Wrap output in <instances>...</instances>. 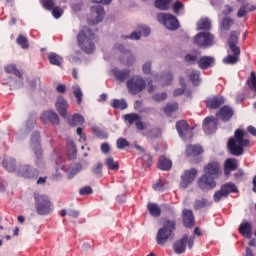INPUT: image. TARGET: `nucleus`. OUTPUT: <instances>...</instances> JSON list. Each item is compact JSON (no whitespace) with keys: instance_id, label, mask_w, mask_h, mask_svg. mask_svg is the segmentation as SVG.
Segmentation results:
<instances>
[{"instance_id":"nucleus-24","label":"nucleus","mask_w":256,"mask_h":256,"mask_svg":"<svg viewBox=\"0 0 256 256\" xmlns=\"http://www.w3.org/2000/svg\"><path fill=\"white\" fill-rule=\"evenodd\" d=\"M111 73L115 77L116 81H119V83L127 81V79H129V75H131V71L129 69L119 70L117 68H113Z\"/></svg>"},{"instance_id":"nucleus-27","label":"nucleus","mask_w":256,"mask_h":256,"mask_svg":"<svg viewBox=\"0 0 256 256\" xmlns=\"http://www.w3.org/2000/svg\"><path fill=\"white\" fill-rule=\"evenodd\" d=\"M239 167V163H237V160L233 158L226 159L224 163V173L226 176L231 175V171H235Z\"/></svg>"},{"instance_id":"nucleus-47","label":"nucleus","mask_w":256,"mask_h":256,"mask_svg":"<svg viewBox=\"0 0 256 256\" xmlns=\"http://www.w3.org/2000/svg\"><path fill=\"white\" fill-rule=\"evenodd\" d=\"M6 73H11L12 75H16V77H22L20 71H18L17 66L15 64H8L5 66Z\"/></svg>"},{"instance_id":"nucleus-61","label":"nucleus","mask_w":256,"mask_h":256,"mask_svg":"<svg viewBox=\"0 0 256 256\" xmlns=\"http://www.w3.org/2000/svg\"><path fill=\"white\" fill-rule=\"evenodd\" d=\"M142 71H143V73H145L146 75H149V73H151V64H150V62H147V63H145V64L142 66Z\"/></svg>"},{"instance_id":"nucleus-31","label":"nucleus","mask_w":256,"mask_h":256,"mask_svg":"<svg viewBox=\"0 0 256 256\" xmlns=\"http://www.w3.org/2000/svg\"><path fill=\"white\" fill-rule=\"evenodd\" d=\"M237 43H239V33L236 31L230 32V35L228 38V45L230 47V50L240 49L237 46Z\"/></svg>"},{"instance_id":"nucleus-52","label":"nucleus","mask_w":256,"mask_h":256,"mask_svg":"<svg viewBox=\"0 0 256 256\" xmlns=\"http://www.w3.org/2000/svg\"><path fill=\"white\" fill-rule=\"evenodd\" d=\"M16 41L22 49H29V41L27 40V37L20 35Z\"/></svg>"},{"instance_id":"nucleus-45","label":"nucleus","mask_w":256,"mask_h":256,"mask_svg":"<svg viewBox=\"0 0 256 256\" xmlns=\"http://www.w3.org/2000/svg\"><path fill=\"white\" fill-rule=\"evenodd\" d=\"M171 0H155L156 9H160V11H167L169 9V3Z\"/></svg>"},{"instance_id":"nucleus-6","label":"nucleus","mask_w":256,"mask_h":256,"mask_svg":"<svg viewBox=\"0 0 256 256\" xmlns=\"http://www.w3.org/2000/svg\"><path fill=\"white\" fill-rule=\"evenodd\" d=\"M147 87V82L141 76H133L127 81V88L129 93L132 95H137L141 93Z\"/></svg>"},{"instance_id":"nucleus-56","label":"nucleus","mask_w":256,"mask_h":256,"mask_svg":"<svg viewBox=\"0 0 256 256\" xmlns=\"http://www.w3.org/2000/svg\"><path fill=\"white\" fill-rule=\"evenodd\" d=\"M93 174L98 175V177H101V174L103 173V164L101 162L97 163L93 169Z\"/></svg>"},{"instance_id":"nucleus-33","label":"nucleus","mask_w":256,"mask_h":256,"mask_svg":"<svg viewBox=\"0 0 256 256\" xmlns=\"http://www.w3.org/2000/svg\"><path fill=\"white\" fill-rule=\"evenodd\" d=\"M171 167H173L171 160L167 159L165 156L159 158L158 168L161 169V171H170Z\"/></svg>"},{"instance_id":"nucleus-59","label":"nucleus","mask_w":256,"mask_h":256,"mask_svg":"<svg viewBox=\"0 0 256 256\" xmlns=\"http://www.w3.org/2000/svg\"><path fill=\"white\" fill-rule=\"evenodd\" d=\"M77 135H79L80 139L79 141L81 143H85V141L87 140V138L85 137V133H83V128H77L76 130Z\"/></svg>"},{"instance_id":"nucleus-60","label":"nucleus","mask_w":256,"mask_h":256,"mask_svg":"<svg viewBox=\"0 0 256 256\" xmlns=\"http://www.w3.org/2000/svg\"><path fill=\"white\" fill-rule=\"evenodd\" d=\"M210 3L212 7L219 10L221 9V5H223V0H210Z\"/></svg>"},{"instance_id":"nucleus-43","label":"nucleus","mask_w":256,"mask_h":256,"mask_svg":"<svg viewBox=\"0 0 256 256\" xmlns=\"http://www.w3.org/2000/svg\"><path fill=\"white\" fill-rule=\"evenodd\" d=\"M148 211L152 217H160L161 216V208L156 203H148Z\"/></svg>"},{"instance_id":"nucleus-7","label":"nucleus","mask_w":256,"mask_h":256,"mask_svg":"<svg viewBox=\"0 0 256 256\" xmlns=\"http://www.w3.org/2000/svg\"><path fill=\"white\" fill-rule=\"evenodd\" d=\"M157 21L159 23H163L164 27L170 31L179 29V20H177V18L172 14L159 13L157 15Z\"/></svg>"},{"instance_id":"nucleus-50","label":"nucleus","mask_w":256,"mask_h":256,"mask_svg":"<svg viewBox=\"0 0 256 256\" xmlns=\"http://www.w3.org/2000/svg\"><path fill=\"white\" fill-rule=\"evenodd\" d=\"M72 89H73L74 96L78 101V104L81 105V101H83V91H81V88L77 85H74Z\"/></svg>"},{"instance_id":"nucleus-58","label":"nucleus","mask_w":256,"mask_h":256,"mask_svg":"<svg viewBox=\"0 0 256 256\" xmlns=\"http://www.w3.org/2000/svg\"><path fill=\"white\" fill-rule=\"evenodd\" d=\"M80 195H91L93 189L90 186H85L79 190Z\"/></svg>"},{"instance_id":"nucleus-54","label":"nucleus","mask_w":256,"mask_h":256,"mask_svg":"<svg viewBox=\"0 0 256 256\" xmlns=\"http://www.w3.org/2000/svg\"><path fill=\"white\" fill-rule=\"evenodd\" d=\"M225 197H227V192L223 191V188H221L220 190H218L214 193L215 203H219V201H221V199H223Z\"/></svg>"},{"instance_id":"nucleus-17","label":"nucleus","mask_w":256,"mask_h":256,"mask_svg":"<svg viewBox=\"0 0 256 256\" xmlns=\"http://www.w3.org/2000/svg\"><path fill=\"white\" fill-rule=\"evenodd\" d=\"M114 49L122 53L123 56L120 58V61L124 63V65L129 66L135 61L133 54H131L130 51L126 50L125 46L118 44L114 47Z\"/></svg>"},{"instance_id":"nucleus-38","label":"nucleus","mask_w":256,"mask_h":256,"mask_svg":"<svg viewBox=\"0 0 256 256\" xmlns=\"http://www.w3.org/2000/svg\"><path fill=\"white\" fill-rule=\"evenodd\" d=\"M48 59L51 65H56L57 67H61L63 63V57L59 56L57 53H50Z\"/></svg>"},{"instance_id":"nucleus-46","label":"nucleus","mask_w":256,"mask_h":256,"mask_svg":"<svg viewBox=\"0 0 256 256\" xmlns=\"http://www.w3.org/2000/svg\"><path fill=\"white\" fill-rule=\"evenodd\" d=\"M233 23L234 20L232 18H224L220 25V31H229Z\"/></svg>"},{"instance_id":"nucleus-1","label":"nucleus","mask_w":256,"mask_h":256,"mask_svg":"<svg viewBox=\"0 0 256 256\" xmlns=\"http://www.w3.org/2000/svg\"><path fill=\"white\" fill-rule=\"evenodd\" d=\"M205 174L198 179V187L202 191H211L217 187L215 179H219L221 175V165L218 162L209 163L204 168Z\"/></svg>"},{"instance_id":"nucleus-13","label":"nucleus","mask_w":256,"mask_h":256,"mask_svg":"<svg viewBox=\"0 0 256 256\" xmlns=\"http://www.w3.org/2000/svg\"><path fill=\"white\" fill-rule=\"evenodd\" d=\"M56 164V171H59V169H61L62 171H64V173L68 175V179H73V177H75V175L79 173V168L69 167V165H67V163L63 161L62 157H60L59 160L56 161Z\"/></svg>"},{"instance_id":"nucleus-57","label":"nucleus","mask_w":256,"mask_h":256,"mask_svg":"<svg viewBox=\"0 0 256 256\" xmlns=\"http://www.w3.org/2000/svg\"><path fill=\"white\" fill-rule=\"evenodd\" d=\"M153 101L160 103V101H165L167 99V93L162 92L161 94L157 93L152 96Z\"/></svg>"},{"instance_id":"nucleus-14","label":"nucleus","mask_w":256,"mask_h":256,"mask_svg":"<svg viewBox=\"0 0 256 256\" xmlns=\"http://www.w3.org/2000/svg\"><path fill=\"white\" fill-rule=\"evenodd\" d=\"M30 145L34 151V155L37 159H41L43 157V149H41L40 144V134L39 132H34L31 136Z\"/></svg>"},{"instance_id":"nucleus-34","label":"nucleus","mask_w":256,"mask_h":256,"mask_svg":"<svg viewBox=\"0 0 256 256\" xmlns=\"http://www.w3.org/2000/svg\"><path fill=\"white\" fill-rule=\"evenodd\" d=\"M188 78L193 85H200L201 84V72L197 70H190L188 71Z\"/></svg>"},{"instance_id":"nucleus-63","label":"nucleus","mask_w":256,"mask_h":256,"mask_svg":"<svg viewBox=\"0 0 256 256\" xmlns=\"http://www.w3.org/2000/svg\"><path fill=\"white\" fill-rule=\"evenodd\" d=\"M154 191H163L165 189V186L161 181H158L156 184L153 185Z\"/></svg>"},{"instance_id":"nucleus-4","label":"nucleus","mask_w":256,"mask_h":256,"mask_svg":"<svg viewBox=\"0 0 256 256\" xmlns=\"http://www.w3.org/2000/svg\"><path fill=\"white\" fill-rule=\"evenodd\" d=\"M176 225L175 220L166 219L163 222V227L157 232L156 243H158V245H165L167 241L173 237V231H175Z\"/></svg>"},{"instance_id":"nucleus-30","label":"nucleus","mask_w":256,"mask_h":256,"mask_svg":"<svg viewBox=\"0 0 256 256\" xmlns=\"http://www.w3.org/2000/svg\"><path fill=\"white\" fill-rule=\"evenodd\" d=\"M3 168L8 170L9 173H15L17 171L15 166V158L5 157L2 161Z\"/></svg>"},{"instance_id":"nucleus-11","label":"nucleus","mask_w":256,"mask_h":256,"mask_svg":"<svg viewBox=\"0 0 256 256\" xmlns=\"http://www.w3.org/2000/svg\"><path fill=\"white\" fill-rule=\"evenodd\" d=\"M176 129L181 139H191L193 137V130L189 127L187 121L182 120L176 123Z\"/></svg>"},{"instance_id":"nucleus-62","label":"nucleus","mask_w":256,"mask_h":256,"mask_svg":"<svg viewBox=\"0 0 256 256\" xmlns=\"http://www.w3.org/2000/svg\"><path fill=\"white\" fill-rule=\"evenodd\" d=\"M181 9H183V3L175 2L174 5H173L174 13H179V11H181Z\"/></svg>"},{"instance_id":"nucleus-25","label":"nucleus","mask_w":256,"mask_h":256,"mask_svg":"<svg viewBox=\"0 0 256 256\" xmlns=\"http://www.w3.org/2000/svg\"><path fill=\"white\" fill-rule=\"evenodd\" d=\"M187 241L188 236L184 235L180 240L174 243L173 249L177 255H182V253H185V249H187Z\"/></svg>"},{"instance_id":"nucleus-40","label":"nucleus","mask_w":256,"mask_h":256,"mask_svg":"<svg viewBox=\"0 0 256 256\" xmlns=\"http://www.w3.org/2000/svg\"><path fill=\"white\" fill-rule=\"evenodd\" d=\"M200 57H201V52L194 51L185 56V61L186 63H189V65H195V63H197V59H199Z\"/></svg>"},{"instance_id":"nucleus-20","label":"nucleus","mask_w":256,"mask_h":256,"mask_svg":"<svg viewBox=\"0 0 256 256\" xmlns=\"http://www.w3.org/2000/svg\"><path fill=\"white\" fill-rule=\"evenodd\" d=\"M224 103L225 97L221 95L208 97L206 99V107H208V109H219V107H221V105H224Z\"/></svg>"},{"instance_id":"nucleus-15","label":"nucleus","mask_w":256,"mask_h":256,"mask_svg":"<svg viewBox=\"0 0 256 256\" xmlns=\"http://www.w3.org/2000/svg\"><path fill=\"white\" fill-rule=\"evenodd\" d=\"M44 9L47 11H52L54 19H60L63 15V9L60 7H55V2L53 0H40Z\"/></svg>"},{"instance_id":"nucleus-53","label":"nucleus","mask_w":256,"mask_h":256,"mask_svg":"<svg viewBox=\"0 0 256 256\" xmlns=\"http://www.w3.org/2000/svg\"><path fill=\"white\" fill-rule=\"evenodd\" d=\"M161 81H162L163 87L167 85H171V82L173 81V74L169 72L166 75L161 76Z\"/></svg>"},{"instance_id":"nucleus-23","label":"nucleus","mask_w":256,"mask_h":256,"mask_svg":"<svg viewBox=\"0 0 256 256\" xmlns=\"http://www.w3.org/2000/svg\"><path fill=\"white\" fill-rule=\"evenodd\" d=\"M182 222L184 227L191 229L195 225V216H193V211L183 210L182 212Z\"/></svg>"},{"instance_id":"nucleus-32","label":"nucleus","mask_w":256,"mask_h":256,"mask_svg":"<svg viewBox=\"0 0 256 256\" xmlns=\"http://www.w3.org/2000/svg\"><path fill=\"white\" fill-rule=\"evenodd\" d=\"M186 153L188 157H197V155H201V153H203V147L199 145H189L186 148Z\"/></svg>"},{"instance_id":"nucleus-18","label":"nucleus","mask_w":256,"mask_h":256,"mask_svg":"<svg viewBox=\"0 0 256 256\" xmlns=\"http://www.w3.org/2000/svg\"><path fill=\"white\" fill-rule=\"evenodd\" d=\"M124 121H128L129 125H133L135 123L136 128L139 131H143L145 129V124L141 121V116L136 113H130L123 116Z\"/></svg>"},{"instance_id":"nucleus-9","label":"nucleus","mask_w":256,"mask_h":256,"mask_svg":"<svg viewBox=\"0 0 256 256\" xmlns=\"http://www.w3.org/2000/svg\"><path fill=\"white\" fill-rule=\"evenodd\" d=\"M103 17H105V9L103 6H92L90 9V16L88 17V24L97 25L103 21Z\"/></svg>"},{"instance_id":"nucleus-21","label":"nucleus","mask_w":256,"mask_h":256,"mask_svg":"<svg viewBox=\"0 0 256 256\" xmlns=\"http://www.w3.org/2000/svg\"><path fill=\"white\" fill-rule=\"evenodd\" d=\"M40 119L42 121V123H53V125H59V116L57 115V113H55L54 111L48 110V111H44L41 116Z\"/></svg>"},{"instance_id":"nucleus-19","label":"nucleus","mask_w":256,"mask_h":256,"mask_svg":"<svg viewBox=\"0 0 256 256\" xmlns=\"http://www.w3.org/2000/svg\"><path fill=\"white\" fill-rule=\"evenodd\" d=\"M233 54H228L223 58V63L225 65H237L240 61L241 56V48H235L234 50H230Z\"/></svg>"},{"instance_id":"nucleus-39","label":"nucleus","mask_w":256,"mask_h":256,"mask_svg":"<svg viewBox=\"0 0 256 256\" xmlns=\"http://www.w3.org/2000/svg\"><path fill=\"white\" fill-rule=\"evenodd\" d=\"M222 191H224V193H226V197H228L229 193H237L239 188H237V185H235L233 182H228L222 185Z\"/></svg>"},{"instance_id":"nucleus-8","label":"nucleus","mask_w":256,"mask_h":256,"mask_svg":"<svg viewBox=\"0 0 256 256\" xmlns=\"http://www.w3.org/2000/svg\"><path fill=\"white\" fill-rule=\"evenodd\" d=\"M215 36L209 32H200L194 37V43L197 47H201L202 49H209V47H213V41Z\"/></svg>"},{"instance_id":"nucleus-48","label":"nucleus","mask_w":256,"mask_h":256,"mask_svg":"<svg viewBox=\"0 0 256 256\" xmlns=\"http://www.w3.org/2000/svg\"><path fill=\"white\" fill-rule=\"evenodd\" d=\"M179 109V104L177 102L167 104L166 107L164 108V113L166 115H172V113H175Z\"/></svg>"},{"instance_id":"nucleus-51","label":"nucleus","mask_w":256,"mask_h":256,"mask_svg":"<svg viewBox=\"0 0 256 256\" xmlns=\"http://www.w3.org/2000/svg\"><path fill=\"white\" fill-rule=\"evenodd\" d=\"M106 165L110 171H117L119 170V163L115 162L112 157L106 159Z\"/></svg>"},{"instance_id":"nucleus-41","label":"nucleus","mask_w":256,"mask_h":256,"mask_svg":"<svg viewBox=\"0 0 256 256\" xmlns=\"http://www.w3.org/2000/svg\"><path fill=\"white\" fill-rule=\"evenodd\" d=\"M197 29L198 31H208V29H211V20L209 18H202L197 23Z\"/></svg>"},{"instance_id":"nucleus-35","label":"nucleus","mask_w":256,"mask_h":256,"mask_svg":"<svg viewBox=\"0 0 256 256\" xmlns=\"http://www.w3.org/2000/svg\"><path fill=\"white\" fill-rule=\"evenodd\" d=\"M239 232L246 239H251V223L244 222L239 226Z\"/></svg>"},{"instance_id":"nucleus-26","label":"nucleus","mask_w":256,"mask_h":256,"mask_svg":"<svg viewBox=\"0 0 256 256\" xmlns=\"http://www.w3.org/2000/svg\"><path fill=\"white\" fill-rule=\"evenodd\" d=\"M198 65L200 69H209L215 65V58L213 56H203L198 60Z\"/></svg>"},{"instance_id":"nucleus-42","label":"nucleus","mask_w":256,"mask_h":256,"mask_svg":"<svg viewBox=\"0 0 256 256\" xmlns=\"http://www.w3.org/2000/svg\"><path fill=\"white\" fill-rule=\"evenodd\" d=\"M246 85L249 87L251 91L256 92V74L255 71L250 73V76L246 80Z\"/></svg>"},{"instance_id":"nucleus-37","label":"nucleus","mask_w":256,"mask_h":256,"mask_svg":"<svg viewBox=\"0 0 256 256\" xmlns=\"http://www.w3.org/2000/svg\"><path fill=\"white\" fill-rule=\"evenodd\" d=\"M111 107H113V109H120V111H125V109H127L128 105H127V101H125V99H113L112 103H111Z\"/></svg>"},{"instance_id":"nucleus-55","label":"nucleus","mask_w":256,"mask_h":256,"mask_svg":"<svg viewBox=\"0 0 256 256\" xmlns=\"http://www.w3.org/2000/svg\"><path fill=\"white\" fill-rule=\"evenodd\" d=\"M129 141L125 138H118L116 141L117 149H125V147H129Z\"/></svg>"},{"instance_id":"nucleus-49","label":"nucleus","mask_w":256,"mask_h":256,"mask_svg":"<svg viewBox=\"0 0 256 256\" xmlns=\"http://www.w3.org/2000/svg\"><path fill=\"white\" fill-rule=\"evenodd\" d=\"M205 207H211V203L207 199L202 198L201 200H196L194 209H205Z\"/></svg>"},{"instance_id":"nucleus-5","label":"nucleus","mask_w":256,"mask_h":256,"mask_svg":"<svg viewBox=\"0 0 256 256\" xmlns=\"http://www.w3.org/2000/svg\"><path fill=\"white\" fill-rule=\"evenodd\" d=\"M34 199L38 215H49V213L53 211V204L51 203L49 196L35 193Z\"/></svg>"},{"instance_id":"nucleus-22","label":"nucleus","mask_w":256,"mask_h":256,"mask_svg":"<svg viewBox=\"0 0 256 256\" xmlns=\"http://www.w3.org/2000/svg\"><path fill=\"white\" fill-rule=\"evenodd\" d=\"M55 107L59 115H61V117H64V119H67V109L69 107V104L67 103V100L63 98V96L57 98Z\"/></svg>"},{"instance_id":"nucleus-10","label":"nucleus","mask_w":256,"mask_h":256,"mask_svg":"<svg viewBox=\"0 0 256 256\" xmlns=\"http://www.w3.org/2000/svg\"><path fill=\"white\" fill-rule=\"evenodd\" d=\"M16 175L25 179H37L39 177V171L29 165H23L17 169Z\"/></svg>"},{"instance_id":"nucleus-3","label":"nucleus","mask_w":256,"mask_h":256,"mask_svg":"<svg viewBox=\"0 0 256 256\" xmlns=\"http://www.w3.org/2000/svg\"><path fill=\"white\" fill-rule=\"evenodd\" d=\"M78 47L85 51V53L91 54L95 51V41L97 38L95 37V33L91 31L88 27H83L78 33L77 36Z\"/></svg>"},{"instance_id":"nucleus-36","label":"nucleus","mask_w":256,"mask_h":256,"mask_svg":"<svg viewBox=\"0 0 256 256\" xmlns=\"http://www.w3.org/2000/svg\"><path fill=\"white\" fill-rule=\"evenodd\" d=\"M251 11H256L255 5L249 6V4H243L237 12V17H245V15H247Z\"/></svg>"},{"instance_id":"nucleus-28","label":"nucleus","mask_w":256,"mask_h":256,"mask_svg":"<svg viewBox=\"0 0 256 256\" xmlns=\"http://www.w3.org/2000/svg\"><path fill=\"white\" fill-rule=\"evenodd\" d=\"M218 117H220V119H222L223 121H229L233 115H234V111L233 108L229 107V106H223L219 112H218Z\"/></svg>"},{"instance_id":"nucleus-12","label":"nucleus","mask_w":256,"mask_h":256,"mask_svg":"<svg viewBox=\"0 0 256 256\" xmlns=\"http://www.w3.org/2000/svg\"><path fill=\"white\" fill-rule=\"evenodd\" d=\"M197 177V169H190V170H185L184 174L181 176V182H180V187L181 189H187L189 185L195 181Z\"/></svg>"},{"instance_id":"nucleus-29","label":"nucleus","mask_w":256,"mask_h":256,"mask_svg":"<svg viewBox=\"0 0 256 256\" xmlns=\"http://www.w3.org/2000/svg\"><path fill=\"white\" fill-rule=\"evenodd\" d=\"M151 33V29H149V27L147 26H142L140 27V31H134L131 33L130 36H126L124 37L125 39H141V35H143L144 37H147L149 34Z\"/></svg>"},{"instance_id":"nucleus-2","label":"nucleus","mask_w":256,"mask_h":256,"mask_svg":"<svg viewBox=\"0 0 256 256\" xmlns=\"http://www.w3.org/2000/svg\"><path fill=\"white\" fill-rule=\"evenodd\" d=\"M235 138H230L228 140V149L230 153L239 157L243 153V147H249V139H246L247 132L237 129L234 133Z\"/></svg>"},{"instance_id":"nucleus-44","label":"nucleus","mask_w":256,"mask_h":256,"mask_svg":"<svg viewBox=\"0 0 256 256\" xmlns=\"http://www.w3.org/2000/svg\"><path fill=\"white\" fill-rule=\"evenodd\" d=\"M69 123L74 127L77 125H83V123H85V118H83L81 114H74L69 120Z\"/></svg>"},{"instance_id":"nucleus-16","label":"nucleus","mask_w":256,"mask_h":256,"mask_svg":"<svg viewBox=\"0 0 256 256\" xmlns=\"http://www.w3.org/2000/svg\"><path fill=\"white\" fill-rule=\"evenodd\" d=\"M218 123L219 121H217V118L213 116L206 117L203 122V130L206 135H211L212 133H215V131H217Z\"/></svg>"},{"instance_id":"nucleus-64","label":"nucleus","mask_w":256,"mask_h":256,"mask_svg":"<svg viewBox=\"0 0 256 256\" xmlns=\"http://www.w3.org/2000/svg\"><path fill=\"white\" fill-rule=\"evenodd\" d=\"M110 147H109V144H107V143H103L102 145H101V151H102V153H109V151H110Z\"/></svg>"}]
</instances>
